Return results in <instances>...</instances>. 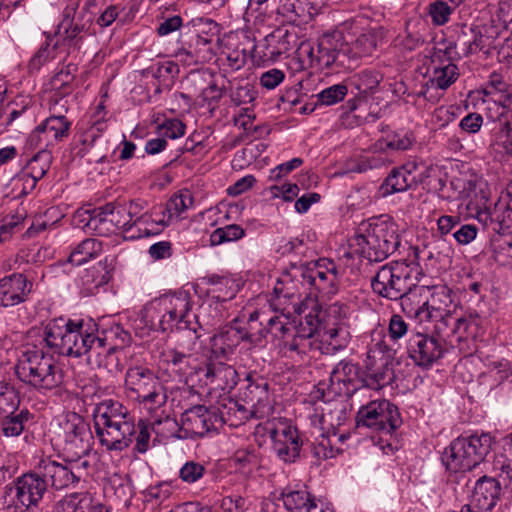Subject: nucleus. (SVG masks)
Returning <instances> with one entry per match:
<instances>
[{"instance_id": "obj_59", "label": "nucleus", "mask_w": 512, "mask_h": 512, "mask_svg": "<svg viewBox=\"0 0 512 512\" xmlns=\"http://www.w3.org/2000/svg\"><path fill=\"white\" fill-rule=\"evenodd\" d=\"M455 10L456 9L452 8L447 1L443 0H434L428 6V14L433 24L437 26L445 25L450 20V16Z\"/></svg>"}, {"instance_id": "obj_5", "label": "nucleus", "mask_w": 512, "mask_h": 512, "mask_svg": "<svg viewBox=\"0 0 512 512\" xmlns=\"http://www.w3.org/2000/svg\"><path fill=\"white\" fill-rule=\"evenodd\" d=\"M356 252L369 262H382L400 245L398 225L389 218H372L359 227Z\"/></svg>"}, {"instance_id": "obj_54", "label": "nucleus", "mask_w": 512, "mask_h": 512, "mask_svg": "<svg viewBox=\"0 0 512 512\" xmlns=\"http://www.w3.org/2000/svg\"><path fill=\"white\" fill-rule=\"evenodd\" d=\"M229 279L217 274H211L204 277H199L194 283L195 294H209L210 292H217L222 289V286H226Z\"/></svg>"}, {"instance_id": "obj_44", "label": "nucleus", "mask_w": 512, "mask_h": 512, "mask_svg": "<svg viewBox=\"0 0 512 512\" xmlns=\"http://www.w3.org/2000/svg\"><path fill=\"white\" fill-rule=\"evenodd\" d=\"M474 26L473 25H463L458 32L457 38L454 42L450 43L446 48L438 49L437 57H441V53L443 55H449L451 59V55L455 52L454 50L459 47L462 50L463 56H469L473 54V45H472V36L474 35Z\"/></svg>"}, {"instance_id": "obj_40", "label": "nucleus", "mask_w": 512, "mask_h": 512, "mask_svg": "<svg viewBox=\"0 0 512 512\" xmlns=\"http://www.w3.org/2000/svg\"><path fill=\"white\" fill-rule=\"evenodd\" d=\"M103 251V243L95 238H86L78 243L70 252L67 262L74 266H81L97 258Z\"/></svg>"}, {"instance_id": "obj_26", "label": "nucleus", "mask_w": 512, "mask_h": 512, "mask_svg": "<svg viewBox=\"0 0 512 512\" xmlns=\"http://www.w3.org/2000/svg\"><path fill=\"white\" fill-rule=\"evenodd\" d=\"M476 219L499 234L512 232V203L504 197L500 198L494 208L479 209L475 215Z\"/></svg>"}, {"instance_id": "obj_33", "label": "nucleus", "mask_w": 512, "mask_h": 512, "mask_svg": "<svg viewBox=\"0 0 512 512\" xmlns=\"http://www.w3.org/2000/svg\"><path fill=\"white\" fill-rule=\"evenodd\" d=\"M313 349L324 355H334L345 349L350 341V335L344 327H329L320 332Z\"/></svg>"}, {"instance_id": "obj_55", "label": "nucleus", "mask_w": 512, "mask_h": 512, "mask_svg": "<svg viewBox=\"0 0 512 512\" xmlns=\"http://www.w3.org/2000/svg\"><path fill=\"white\" fill-rule=\"evenodd\" d=\"M348 93L345 84L339 83L323 89L316 94V104L331 106L341 102Z\"/></svg>"}, {"instance_id": "obj_56", "label": "nucleus", "mask_w": 512, "mask_h": 512, "mask_svg": "<svg viewBox=\"0 0 512 512\" xmlns=\"http://www.w3.org/2000/svg\"><path fill=\"white\" fill-rule=\"evenodd\" d=\"M279 250L281 251L282 255L293 254L300 258H309L313 254V249L305 240L304 235L285 241L282 245H280Z\"/></svg>"}, {"instance_id": "obj_37", "label": "nucleus", "mask_w": 512, "mask_h": 512, "mask_svg": "<svg viewBox=\"0 0 512 512\" xmlns=\"http://www.w3.org/2000/svg\"><path fill=\"white\" fill-rule=\"evenodd\" d=\"M417 183L416 176H410L408 168H394L380 186V191L383 196H388L405 192Z\"/></svg>"}, {"instance_id": "obj_7", "label": "nucleus", "mask_w": 512, "mask_h": 512, "mask_svg": "<svg viewBox=\"0 0 512 512\" xmlns=\"http://www.w3.org/2000/svg\"><path fill=\"white\" fill-rule=\"evenodd\" d=\"M493 444L494 438L490 433L463 434L444 450L442 462L450 471H470L485 460Z\"/></svg>"}, {"instance_id": "obj_4", "label": "nucleus", "mask_w": 512, "mask_h": 512, "mask_svg": "<svg viewBox=\"0 0 512 512\" xmlns=\"http://www.w3.org/2000/svg\"><path fill=\"white\" fill-rule=\"evenodd\" d=\"M15 374L21 382L38 392L59 389L65 379V373L54 357L36 344L30 347V343L18 357Z\"/></svg>"}, {"instance_id": "obj_17", "label": "nucleus", "mask_w": 512, "mask_h": 512, "mask_svg": "<svg viewBox=\"0 0 512 512\" xmlns=\"http://www.w3.org/2000/svg\"><path fill=\"white\" fill-rule=\"evenodd\" d=\"M12 489L15 490L16 503L26 509L37 507L45 493L48 492L46 482L37 466L32 471L17 477Z\"/></svg>"}, {"instance_id": "obj_50", "label": "nucleus", "mask_w": 512, "mask_h": 512, "mask_svg": "<svg viewBox=\"0 0 512 512\" xmlns=\"http://www.w3.org/2000/svg\"><path fill=\"white\" fill-rule=\"evenodd\" d=\"M219 26L211 18L194 17V33L197 38V45L200 41L214 42L218 40Z\"/></svg>"}, {"instance_id": "obj_45", "label": "nucleus", "mask_w": 512, "mask_h": 512, "mask_svg": "<svg viewBox=\"0 0 512 512\" xmlns=\"http://www.w3.org/2000/svg\"><path fill=\"white\" fill-rule=\"evenodd\" d=\"M341 448L335 445V437L332 436L330 429H326L312 443V454L319 460H325L335 457Z\"/></svg>"}, {"instance_id": "obj_64", "label": "nucleus", "mask_w": 512, "mask_h": 512, "mask_svg": "<svg viewBox=\"0 0 512 512\" xmlns=\"http://www.w3.org/2000/svg\"><path fill=\"white\" fill-rule=\"evenodd\" d=\"M420 21H408L406 24L404 36L402 39L403 46L408 50H414L416 47L424 43V35L420 32Z\"/></svg>"}, {"instance_id": "obj_22", "label": "nucleus", "mask_w": 512, "mask_h": 512, "mask_svg": "<svg viewBox=\"0 0 512 512\" xmlns=\"http://www.w3.org/2000/svg\"><path fill=\"white\" fill-rule=\"evenodd\" d=\"M174 403L176 407L182 410L180 420L167 416L164 419L155 421L152 425V430L157 435L166 438L189 439L192 436V422L189 416L192 412V402Z\"/></svg>"}, {"instance_id": "obj_34", "label": "nucleus", "mask_w": 512, "mask_h": 512, "mask_svg": "<svg viewBox=\"0 0 512 512\" xmlns=\"http://www.w3.org/2000/svg\"><path fill=\"white\" fill-rule=\"evenodd\" d=\"M384 30L382 27H374L365 30L353 42L350 55L352 65L358 57L371 56L376 51L379 42L382 40Z\"/></svg>"}, {"instance_id": "obj_1", "label": "nucleus", "mask_w": 512, "mask_h": 512, "mask_svg": "<svg viewBox=\"0 0 512 512\" xmlns=\"http://www.w3.org/2000/svg\"><path fill=\"white\" fill-rule=\"evenodd\" d=\"M94 428L102 446L109 451H123L134 441V450L144 454L150 447V426L119 401L105 399L93 411Z\"/></svg>"}, {"instance_id": "obj_9", "label": "nucleus", "mask_w": 512, "mask_h": 512, "mask_svg": "<svg viewBox=\"0 0 512 512\" xmlns=\"http://www.w3.org/2000/svg\"><path fill=\"white\" fill-rule=\"evenodd\" d=\"M93 439L89 423L76 412H67L54 429L53 441L66 458H82L89 454Z\"/></svg>"}, {"instance_id": "obj_11", "label": "nucleus", "mask_w": 512, "mask_h": 512, "mask_svg": "<svg viewBox=\"0 0 512 512\" xmlns=\"http://www.w3.org/2000/svg\"><path fill=\"white\" fill-rule=\"evenodd\" d=\"M358 427H367L383 435H392L402 424L398 408L386 399L362 406L356 417Z\"/></svg>"}, {"instance_id": "obj_47", "label": "nucleus", "mask_w": 512, "mask_h": 512, "mask_svg": "<svg viewBox=\"0 0 512 512\" xmlns=\"http://www.w3.org/2000/svg\"><path fill=\"white\" fill-rule=\"evenodd\" d=\"M281 498L289 512H304L315 496L307 490H285L282 492Z\"/></svg>"}, {"instance_id": "obj_24", "label": "nucleus", "mask_w": 512, "mask_h": 512, "mask_svg": "<svg viewBox=\"0 0 512 512\" xmlns=\"http://www.w3.org/2000/svg\"><path fill=\"white\" fill-rule=\"evenodd\" d=\"M205 377V385L210 389L230 392L238 383V372L236 369L223 362L209 361L205 367H194V375Z\"/></svg>"}, {"instance_id": "obj_21", "label": "nucleus", "mask_w": 512, "mask_h": 512, "mask_svg": "<svg viewBox=\"0 0 512 512\" xmlns=\"http://www.w3.org/2000/svg\"><path fill=\"white\" fill-rule=\"evenodd\" d=\"M84 355L91 367L104 368L109 372L121 370L115 346L110 344L109 338L103 331L100 334L92 335L91 343L87 344V351Z\"/></svg>"}, {"instance_id": "obj_62", "label": "nucleus", "mask_w": 512, "mask_h": 512, "mask_svg": "<svg viewBox=\"0 0 512 512\" xmlns=\"http://www.w3.org/2000/svg\"><path fill=\"white\" fill-rule=\"evenodd\" d=\"M494 260L502 266L512 265V241L504 238L494 240L492 243Z\"/></svg>"}, {"instance_id": "obj_32", "label": "nucleus", "mask_w": 512, "mask_h": 512, "mask_svg": "<svg viewBox=\"0 0 512 512\" xmlns=\"http://www.w3.org/2000/svg\"><path fill=\"white\" fill-rule=\"evenodd\" d=\"M438 50L435 51L432 59L433 72L430 78L432 85L435 87L445 90L450 87L459 77V71L457 65L451 59L449 55L440 54L441 57H437Z\"/></svg>"}, {"instance_id": "obj_49", "label": "nucleus", "mask_w": 512, "mask_h": 512, "mask_svg": "<svg viewBox=\"0 0 512 512\" xmlns=\"http://www.w3.org/2000/svg\"><path fill=\"white\" fill-rule=\"evenodd\" d=\"M366 371H362L363 389L379 390L388 383L387 366L365 365Z\"/></svg>"}, {"instance_id": "obj_38", "label": "nucleus", "mask_w": 512, "mask_h": 512, "mask_svg": "<svg viewBox=\"0 0 512 512\" xmlns=\"http://www.w3.org/2000/svg\"><path fill=\"white\" fill-rule=\"evenodd\" d=\"M324 407L321 408L322 429H330L332 436L336 437V430L347 420L346 405L343 401L333 400L323 401Z\"/></svg>"}, {"instance_id": "obj_51", "label": "nucleus", "mask_w": 512, "mask_h": 512, "mask_svg": "<svg viewBox=\"0 0 512 512\" xmlns=\"http://www.w3.org/2000/svg\"><path fill=\"white\" fill-rule=\"evenodd\" d=\"M245 236V230L237 224H229L215 229L210 234V245L216 246L226 242H232L242 239Z\"/></svg>"}, {"instance_id": "obj_18", "label": "nucleus", "mask_w": 512, "mask_h": 512, "mask_svg": "<svg viewBox=\"0 0 512 512\" xmlns=\"http://www.w3.org/2000/svg\"><path fill=\"white\" fill-rule=\"evenodd\" d=\"M272 441V450L285 463H292L300 455L302 441L296 427L280 423L268 430Z\"/></svg>"}, {"instance_id": "obj_42", "label": "nucleus", "mask_w": 512, "mask_h": 512, "mask_svg": "<svg viewBox=\"0 0 512 512\" xmlns=\"http://www.w3.org/2000/svg\"><path fill=\"white\" fill-rule=\"evenodd\" d=\"M170 302H167V311L164 314L170 318L171 322L175 323L177 330H187L190 326V321L187 318L189 311L190 301L189 295L186 294L184 299L179 297L169 298Z\"/></svg>"}, {"instance_id": "obj_20", "label": "nucleus", "mask_w": 512, "mask_h": 512, "mask_svg": "<svg viewBox=\"0 0 512 512\" xmlns=\"http://www.w3.org/2000/svg\"><path fill=\"white\" fill-rule=\"evenodd\" d=\"M298 45V36L295 29H288L285 26L277 27L270 34L266 35L263 42L256 49L262 48V57L277 61L283 55H287Z\"/></svg>"}, {"instance_id": "obj_63", "label": "nucleus", "mask_w": 512, "mask_h": 512, "mask_svg": "<svg viewBox=\"0 0 512 512\" xmlns=\"http://www.w3.org/2000/svg\"><path fill=\"white\" fill-rule=\"evenodd\" d=\"M219 333L223 337V341L225 342L229 353H232L234 348H236L242 341L249 339V335L244 329L234 325L225 326Z\"/></svg>"}, {"instance_id": "obj_13", "label": "nucleus", "mask_w": 512, "mask_h": 512, "mask_svg": "<svg viewBox=\"0 0 512 512\" xmlns=\"http://www.w3.org/2000/svg\"><path fill=\"white\" fill-rule=\"evenodd\" d=\"M126 388L135 394V398L149 409L160 407L166 402V395L159 378L148 368L136 366L127 370Z\"/></svg>"}, {"instance_id": "obj_36", "label": "nucleus", "mask_w": 512, "mask_h": 512, "mask_svg": "<svg viewBox=\"0 0 512 512\" xmlns=\"http://www.w3.org/2000/svg\"><path fill=\"white\" fill-rule=\"evenodd\" d=\"M52 153L49 149H39L38 152L28 161L23 169V177L31 182L30 190L34 189L36 183L42 179L50 168Z\"/></svg>"}, {"instance_id": "obj_2", "label": "nucleus", "mask_w": 512, "mask_h": 512, "mask_svg": "<svg viewBox=\"0 0 512 512\" xmlns=\"http://www.w3.org/2000/svg\"><path fill=\"white\" fill-rule=\"evenodd\" d=\"M343 270L331 259H319L313 265L301 264L293 266L291 272H287L278 278L273 292L278 305L285 309L287 301L294 302L298 299V287L296 282L303 286L313 287L323 297L331 298L337 294Z\"/></svg>"}, {"instance_id": "obj_25", "label": "nucleus", "mask_w": 512, "mask_h": 512, "mask_svg": "<svg viewBox=\"0 0 512 512\" xmlns=\"http://www.w3.org/2000/svg\"><path fill=\"white\" fill-rule=\"evenodd\" d=\"M169 297L155 298L147 303L140 311L136 319V329L140 330V336L148 335L151 331L165 332L171 325H165V314L167 311Z\"/></svg>"}, {"instance_id": "obj_19", "label": "nucleus", "mask_w": 512, "mask_h": 512, "mask_svg": "<svg viewBox=\"0 0 512 512\" xmlns=\"http://www.w3.org/2000/svg\"><path fill=\"white\" fill-rule=\"evenodd\" d=\"M66 332L67 320L62 317L52 319L42 330L34 328L29 331V337L38 338L35 342L30 344V347H32L33 344H36L38 348L43 351L44 348H48L53 353L65 356Z\"/></svg>"}, {"instance_id": "obj_30", "label": "nucleus", "mask_w": 512, "mask_h": 512, "mask_svg": "<svg viewBox=\"0 0 512 512\" xmlns=\"http://www.w3.org/2000/svg\"><path fill=\"white\" fill-rule=\"evenodd\" d=\"M248 385L242 392L243 402L250 406V414L244 415L243 418L248 420L250 418H263L268 408V384L261 380L255 382L252 380V375L248 374L246 377Z\"/></svg>"}, {"instance_id": "obj_6", "label": "nucleus", "mask_w": 512, "mask_h": 512, "mask_svg": "<svg viewBox=\"0 0 512 512\" xmlns=\"http://www.w3.org/2000/svg\"><path fill=\"white\" fill-rule=\"evenodd\" d=\"M268 331L281 341V349L285 355L288 352L297 355L307 354L313 350L316 335L321 331L320 319L310 311L297 325L289 322L287 317L273 316L267 320Z\"/></svg>"}, {"instance_id": "obj_12", "label": "nucleus", "mask_w": 512, "mask_h": 512, "mask_svg": "<svg viewBox=\"0 0 512 512\" xmlns=\"http://www.w3.org/2000/svg\"><path fill=\"white\" fill-rule=\"evenodd\" d=\"M316 51L318 71L338 72L340 69L352 68L351 48L340 32L323 34L317 41Z\"/></svg>"}, {"instance_id": "obj_48", "label": "nucleus", "mask_w": 512, "mask_h": 512, "mask_svg": "<svg viewBox=\"0 0 512 512\" xmlns=\"http://www.w3.org/2000/svg\"><path fill=\"white\" fill-rule=\"evenodd\" d=\"M382 80L383 75L379 71L365 69L353 76L352 84L360 94H370L377 89Z\"/></svg>"}, {"instance_id": "obj_35", "label": "nucleus", "mask_w": 512, "mask_h": 512, "mask_svg": "<svg viewBox=\"0 0 512 512\" xmlns=\"http://www.w3.org/2000/svg\"><path fill=\"white\" fill-rule=\"evenodd\" d=\"M78 72V66L73 63L67 64L58 71L50 80L51 89L55 91L51 98V102L57 104L59 99L70 95L73 90V82Z\"/></svg>"}, {"instance_id": "obj_53", "label": "nucleus", "mask_w": 512, "mask_h": 512, "mask_svg": "<svg viewBox=\"0 0 512 512\" xmlns=\"http://www.w3.org/2000/svg\"><path fill=\"white\" fill-rule=\"evenodd\" d=\"M480 325V318L477 314H469V316H457L454 335L457 341H462L470 336L474 337Z\"/></svg>"}, {"instance_id": "obj_8", "label": "nucleus", "mask_w": 512, "mask_h": 512, "mask_svg": "<svg viewBox=\"0 0 512 512\" xmlns=\"http://www.w3.org/2000/svg\"><path fill=\"white\" fill-rule=\"evenodd\" d=\"M418 269L405 261H392L383 265L371 279V287L377 295L401 304L410 301L412 288L417 286Z\"/></svg>"}, {"instance_id": "obj_52", "label": "nucleus", "mask_w": 512, "mask_h": 512, "mask_svg": "<svg viewBox=\"0 0 512 512\" xmlns=\"http://www.w3.org/2000/svg\"><path fill=\"white\" fill-rule=\"evenodd\" d=\"M389 352L390 350L384 340L373 339L368 346L365 365L386 367L390 357Z\"/></svg>"}, {"instance_id": "obj_15", "label": "nucleus", "mask_w": 512, "mask_h": 512, "mask_svg": "<svg viewBox=\"0 0 512 512\" xmlns=\"http://www.w3.org/2000/svg\"><path fill=\"white\" fill-rule=\"evenodd\" d=\"M407 352L416 365L429 368L444 356L446 349L438 336L413 332L407 342Z\"/></svg>"}, {"instance_id": "obj_10", "label": "nucleus", "mask_w": 512, "mask_h": 512, "mask_svg": "<svg viewBox=\"0 0 512 512\" xmlns=\"http://www.w3.org/2000/svg\"><path fill=\"white\" fill-rule=\"evenodd\" d=\"M89 465L87 460L78 458H67L64 462H58L47 457L40 459L36 466L47 488L62 490L76 489L86 475Z\"/></svg>"}, {"instance_id": "obj_28", "label": "nucleus", "mask_w": 512, "mask_h": 512, "mask_svg": "<svg viewBox=\"0 0 512 512\" xmlns=\"http://www.w3.org/2000/svg\"><path fill=\"white\" fill-rule=\"evenodd\" d=\"M32 282L21 273H14L0 280V306L12 307L26 301Z\"/></svg>"}, {"instance_id": "obj_46", "label": "nucleus", "mask_w": 512, "mask_h": 512, "mask_svg": "<svg viewBox=\"0 0 512 512\" xmlns=\"http://www.w3.org/2000/svg\"><path fill=\"white\" fill-rule=\"evenodd\" d=\"M426 301L439 317H442L444 312L455 311L457 307L452 298V291L447 286L435 287L430 298Z\"/></svg>"}, {"instance_id": "obj_58", "label": "nucleus", "mask_w": 512, "mask_h": 512, "mask_svg": "<svg viewBox=\"0 0 512 512\" xmlns=\"http://www.w3.org/2000/svg\"><path fill=\"white\" fill-rule=\"evenodd\" d=\"M403 311L409 316H413L420 323L423 322H434L438 319V314L432 310L431 305L427 301L423 302L418 306H414L411 300L402 303Z\"/></svg>"}, {"instance_id": "obj_14", "label": "nucleus", "mask_w": 512, "mask_h": 512, "mask_svg": "<svg viewBox=\"0 0 512 512\" xmlns=\"http://www.w3.org/2000/svg\"><path fill=\"white\" fill-rule=\"evenodd\" d=\"M79 2L70 0L63 10L62 20L58 24V34L63 43L69 48L79 50L83 41V33L86 32L92 19L85 8L78 11Z\"/></svg>"}, {"instance_id": "obj_61", "label": "nucleus", "mask_w": 512, "mask_h": 512, "mask_svg": "<svg viewBox=\"0 0 512 512\" xmlns=\"http://www.w3.org/2000/svg\"><path fill=\"white\" fill-rule=\"evenodd\" d=\"M19 404L17 394L13 387L5 383H0V416L16 412Z\"/></svg>"}, {"instance_id": "obj_60", "label": "nucleus", "mask_w": 512, "mask_h": 512, "mask_svg": "<svg viewBox=\"0 0 512 512\" xmlns=\"http://www.w3.org/2000/svg\"><path fill=\"white\" fill-rule=\"evenodd\" d=\"M504 452L505 459H497L494 467L500 470L499 476L504 480H508V485L512 487V433L504 439Z\"/></svg>"}, {"instance_id": "obj_41", "label": "nucleus", "mask_w": 512, "mask_h": 512, "mask_svg": "<svg viewBox=\"0 0 512 512\" xmlns=\"http://www.w3.org/2000/svg\"><path fill=\"white\" fill-rule=\"evenodd\" d=\"M215 407L194 405V435L204 436L206 433L216 429L215 424L221 422Z\"/></svg>"}, {"instance_id": "obj_3", "label": "nucleus", "mask_w": 512, "mask_h": 512, "mask_svg": "<svg viewBox=\"0 0 512 512\" xmlns=\"http://www.w3.org/2000/svg\"><path fill=\"white\" fill-rule=\"evenodd\" d=\"M78 216L85 227L99 236H110L119 230L128 233L136 228L137 233L130 237L141 238L154 236L159 231L157 227L156 230L146 227L149 217L147 213L140 214V206L134 201L128 204L109 202L83 212L78 211Z\"/></svg>"}, {"instance_id": "obj_57", "label": "nucleus", "mask_w": 512, "mask_h": 512, "mask_svg": "<svg viewBox=\"0 0 512 512\" xmlns=\"http://www.w3.org/2000/svg\"><path fill=\"white\" fill-rule=\"evenodd\" d=\"M415 143V137L410 132H396L391 139L376 143L377 149L407 150Z\"/></svg>"}, {"instance_id": "obj_43", "label": "nucleus", "mask_w": 512, "mask_h": 512, "mask_svg": "<svg viewBox=\"0 0 512 512\" xmlns=\"http://www.w3.org/2000/svg\"><path fill=\"white\" fill-rule=\"evenodd\" d=\"M215 71L211 67L194 68V84L207 83V87H201L202 98L204 101L218 100L222 96V91L214 83Z\"/></svg>"}, {"instance_id": "obj_16", "label": "nucleus", "mask_w": 512, "mask_h": 512, "mask_svg": "<svg viewBox=\"0 0 512 512\" xmlns=\"http://www.w3.org/2000/svg\"><path fill=\"white\" fill-rule=\"evenodd\" d=\"M71 121L63 115H51L29 134L27 143L31 148L48 149L69 136Z\"/></svg>"}, {"instance_id": "obj_31", "label": "nucleus", "mask_w": 512, "mask_h": 512, "mask_svg": "<svg viewBox=\"0 0 512 512\" xmlns=\"http://www.w3.org/2000/svg\"><path fill=\"white\" fill-rule=\"evenodd\" d=\"M190 206H192V192L186 188L182 189L172 195L166 203V207L161 209L160 213L163 215L162 218L156 219L153 218L152 214H147L149 219H147L146 227L152 230H156L155 228L157 227L159 231H157L155 235H158L166 225L165 212L169 214V218L174 216L179 217L180 214Z\"/></svg>"}, {"instance_id": "obj_39", "label": "nucleus", "mask_w": 512, "mask_h": 512, "mask_svg": "<svg viewBox=\"0 0 512 512\" xmlns=\"http://www.w3.org/2000/svg\"><path fill=\"white\" fill-rule=\"evenodd\" d=\"M34 414L28 409H21L18 413L13 412L0 418V427L4 436L17 437L34 423Z\"/></svg>"}, {"instance_id": "obj_23", "label": "nucleus", "mask_w": 512, "mask_h": 512, "mask_svg": "<svg viewBox=\"0 0 512 512\" xmlns=\"http://www.w3.org/2000/svg\"><path fill=\"white\" fill-rule=\"evenodd\" d=\"M332 386H337L336 393L351 397L363 389L361 367L350 360H341L330 374Z\"/></svg>"}, {"instance_id": "obj_27", "label": "nucleus", "mask_w": 512, "mask_h": 512, "mask_svg": "<svg viewBox=\"0 0 512 512\" xmlns=\"http://www.w3.org/2000/svg\"><path fill=\"white\" fill-rule=\"evenodd\" d=\"M96 329L95 323H85L84 320H67L65 356L81 357L87 351V344Z\"/></svg>"}, {"instance_id": "obj_29", "label": "nucleus", "mask_w": 512, "mask_h": 512, "mask_svg": "<svg viewBox=\"0 0 512 512\" xmlns=\"http://www.w3.org/2000/svg\"><path fill=\"white\" fill-rule=\"evenodd\" d=\"M171 364L173 373L178 378V382L182 384L172 391V402L191 401L192 385H189V379L192 376V366L190 355L172 350Z\"/></svg>"}]
</instances>
